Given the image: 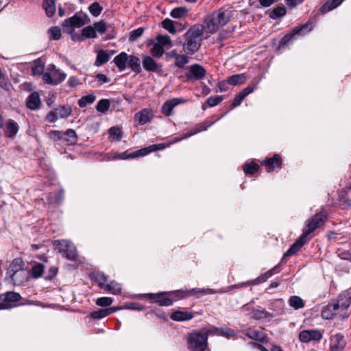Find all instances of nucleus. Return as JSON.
Listing matches in <instances>:
<instances>
[{"label":"nucleus","instance_id":"f257e3e1","mask_svg":"<svg viewBox=\"0 0 351 351\" xmlns=\"http://www.w3.org/2000/svg\"><path fill=\"white\" fill-rule=\"evenodd\" d=\"M351 304V297L341 295L336 302L329 303L322 310V317L325 319H332L335 315L346 318L348 315L345 312Z\"/></svg>","mask_w":351,"mask_h":351},{"label":"nucleus","instance_id":"f03ea898","mask_svg":"<svg viewBox=\"0 0 351 351\" xmlns=\"http://www.w3.org/2000/svg\"><path fill=\"white\" fill-rule=\"evenodd\" d=\"M229 20L230 16L226 14V10L220 8L208 14L202 25L204 27V32L212 34L227 24Z\"/></svg>","mask_w":351,"mask_h":351},{"label":"nucleus","instance_id":"7ed1b4c3","mask_svg":"<svg viewBox=\"0 0 351 351\" xmlns=\"http://www.w3.org/2000/svg\"><path fill=\"white\" fill-rule=\"evenodd\" d=\"M204 34V27L195 25L186 32L183 50L187 53L193 54L198 51L201 46L202 36Z\"/></svg>","mask_w":351,"mask_h":351},{"label":"nucleus","instance_id":"20e7f679","mask_svg":"<svg viewBox=\"0 0 351 351\" xmlns=\"http://www.w3.org/2000/svg\"><path fill=\"white\" fill-rule=\"evenodd\" d=\"M208 331L202 329L189 334L187 342L192 351H205L208 346Z\"/></svg>","mask_w":351,"mask_h":351},{"label":"nucleus","instance_id":"39448f33","mask_svg":"<svg viewBox=\"0 0 351 351\" xmlns=\"http://www.w3.org/2000/svg\"><path fill=\"white\" fill-rule=\"evenodd\" d=\"M66 74L56 68L54 64H49L46 72L43 74V82L49 85L56 86L63 82Z\"/></svg>","mask_w":351,"mask_h":351},{"label":"nucleus","instance_id":"423d86ee","mask_svg":"<svg viewBox=\"0 0 351 351\" xmlns=\"http://www.w3.org/2000/svg\"><path fill=\"white\" fill-rule=\"evenodd\" d=\"M326 217L327 215L325 212H320L316 214L306 222V227L302 233L308 237L311 233L324 223Z\"/></svg>","mask_w":351,"mask_h":351},{"label":"nucleus","instance_id":"0eeeda50","mask_svg":"<svg viewBox=\"0 0 351 351\" xmlns=\"http://www.w3.org/2000/svg\"><path fill=\"white\" fill-rule=\"evenodd\" d=\"M21 299L19 293L9 291L0 295V310L11 308L16 306V303Z\"/></svg>","mask_w":351,"mask_h":351},{"label":"nucleus","instance_id":"6e6552de","mask_svg":"<svg viewBox=\"0 0 351 351\" xmlns=\"http://www.w3.org/2000/svg\"><path fill=\"white\" fill-rule=\"evenodd\" d=\"M96 279L98 281L99 286L104 290L114 295L120 294L121 293V285L118 282L111 281L110 283L106 284L108 281V277L104 274H98Z\"/></svg>","mask_w":351,"mask_h":351},{"label":"nucleus","instance_id":"1a4fd4ad","mask_svg":"<svg viewBox=\"0 0 351 351\" xmlns=\"http://www.w3.org/2000/svg\"><path fill=\"white\" fill-rule=\"evenodd\" d=\"M72 112L71 107L69 106H59L53 110H51L47 115V119L50 123H53L59 119L68 117Z\"/></svg>","mask_w":351,"mask_h":351},{"label":"nucleus","instance_id":"9d476101","mask_svg":"<svg viewBox=\"0 0 351 351\" xmlns=\"http://www.w3.org/2000/svg\"><path fill=\"white\" fill-rule=\"evenodd\" d=\"M221 291H215L212 289H191L189 290H180L175 292L176 296L183 298L186 297H190L193 295H196L197 298L200 297L203 295L207 294H214L216 293H222Z\"/></svg>","mask_w":351,"mask_h":351},{"label":"nucleus","instance_id":"9b49d317","mask_svg":"<svg viewBox=\"0 0 351 351\" xmlns=\"http://www.w3.org/2000/svg\"><path fill=\"white\" fill-rule=\"evenodd\" d=\"M84 19L77 15L70 17L62 23L63 31L67 34H71L74 28H79L85 25Z\"/></svg>","mask_w":351,"mask_h":351},{"label":"nucleus","instance_id":"f8f14e48","mask_svg":"<svg viewBox=\"0 0 351 351\" xmlns=\"http://www.w3.org/2000/svg\"><path fill=\"white\" fill-rule=\"evenodd\" d=\"M311 29L312 25L311 23H309L295 27L292 29L291 32L289 34H287L283 38H282L280 44L288 45L289 42L294 37V36L303 35L305 33L310 32Z\"/></svg>","mask_w":351,"mask_h":351},{"label":"nucleus","instance_id":"ddd939ff","mask_svg":"<svg viewBox=\"0 0 351 351\" xmlns=\"http://www.w3.org/2000/svg\"><path fill=\"white\" fill-rule=\"evenodd\" d=\"M322 337V332L319 330H304L299 334V339L304 343H308L311 341H319Z\"/></svg>","mask_w":351,"mask_h":351},{"label":"nucleus","instance_id":"4468645a","mask_svg":"<svg viewBox=\"0 0 351 351\" xmlns=\"http://www.w3.org/2000/svg\"><path fill=\"white\" fill-rule=\"evenodd\" d=\"M346 341L341 333L332 335L330 338V351H344Z\"/></svg>","mask_w":351,"mask_h":351},{"label":"nucleus","instance_id":"2eb2a0df","mask_svg":"<svg viewBox=\"0 0 351 351\" xmlns=\"http://www.w3.org/2000/svg\"><path fill=\"white\" fill-rule=\"evenodd\" d=\"M189 69V73L186 74L188 80H199L206 75V70L199 64H193Z\"/></svg>","mask_w":351,"mask_h":351},{"label":"nucleus","instance_id":"dca6fc26","mask_svg":"<svg viewBox=\"0 0 351 351\" xmlns=\"http://www.w3.org/2000/svg\"><path fill=\"white\" fill-rule=\"evenodd\" d=\"M143 68L149 72L160 73L162 71V65L158 64L151 56H146L142 61Z\"/></svg>","mask_w":351,"mask_h":351},{"label":"nucleus","instance_id":"f3484780","mask_svg":"<svg viewBox=\"0 0 351 351\" xmlns=\"http://www.w3.org/2000/svg\"><path fill=\"white\" fill-rule=\"evenodd\" d=\"M307 237L302 233L300 238L291 246L284 256H289L295 254L307 242Z\"/></svg>","mask_w":351,"mask_h":351},{"label":"nucleus","instance_id":"a211bd4d","mask_svg":"<svg viewBox=\"0 0 351 351\" xmlns=\"http://www.w3.org/2000/svg\"><path fill=\"white\" fill-rule=\"evenodd\" d=\"M8 278L15 285H22L27 280L28 272L25 269H23L8 276Z\"/></svg>","mask_w":351,"mask_h":351},{"label":"nucleus","instance_id":"6ab92c4d","mask_svg":"<svg viewBox=\"0 0 351 351\" xmlns=\"http://www.w3.org/2000/svg\"><path fill=\"white\" fill-rule=\"evenodd\" d=\"M183 101L184 99L180 98H173L167 101L162 106V112L166 116L171 115L173 108Z\"/></svg>","mask_w":351,"mask_h":351},{"label":"nucleus","instance_id":"aec40b11","mask_svg":"<svg viewBox=\"0 0 351 351\" xmlns=\"http://www.w3.org/2000/svg\"><path fill=\"white\" fill-rule=\"evenodd\" d=\"M261 164L267 167L268 172L272 171L276 167H280L282 161L279 155L276 154L274 157L263 160Z\"/></svg>","mask_w":351,"mask_h":351},{"label":"nucleus","instance_id":"412c9836","mask_svg":"<svg viewBox=\"0 0 351 351\" xmlns=\"http://www.w3.org/2000/svg\"><path fill=\"white\" fill-rule=\"evenodd\" d=\"M149 298L154 300L160 306H170L173 304V301L164 293H149Z\"/></svg>","mask_w":351,"mask_h":351},{"label":"nucleus","instance_id":"4be33fe9","mask_svg":"<svg viewBox=\"0 0 351 351\" xmlns=\"http://www.w3.org/2000/svg\"><path fill=\"white\" fill-rule=\"evenodd\" d=\"M25 263L20 258H14L10 263L7 272V276H10L13 274L18 272L24 269Z\"/></svg>","mask_w":351,"mask_h":351},{"label":"nucleus","instance_id":"5701e85b","mask_svg":"<svg viewBox=\"0 0 351 351\" xmlns=\"http://www.w3.org/2000/svg\"><path fill=\"white\" fill-rule=\"evenodd\" d=\"M276 267L272 268L271 269L266 271L265 274L261 275L257 278L252 281H249L247 282L243 283V286H247L250 285H257L258 283H262L265 282L269 278L271 277L276 271Z\"/></svg>","mask_w":351,"mask_h":351},{"label":"nucleus","instance_id":"b1692460","mask_svg":"<svg viewBox=\"0 0 351 351\" xmlns=\"http://www.w3.org/2000/svg\"><path fill=\"white\" fill-rule=\"evenodd\" d=\"M40 105V96L38 93L34 92L31 93L27 99L26 106L31 110H36Z\"/></svg>","mask_w":351,"mask_h":351},{"label":"nucleus","instance_id":"393cba45","mask_svg":"<svg viewBox=\"0 0 351 351\" xmlns=\"http://www.w3.org/2000/svg\"><path fill=\"white\" fill-rule=\"evenodd\" d=\"M152 113L147 109H144L135 114V118L140 125H143L151 120Z\"/></svg>","mask_w":351,"mask_h":351},{"label":"nucleus","instance_id":"a878e982","mask_svg":"<svg viewBox=\"0 0 351 351\" xmlns=\"http://www.w3.org/2000/svg\"><path fill=\"white\" fill-rule=\"evenodd\" d=\"M128 56L125 52H121L114 57L113 62L117 66L120 71H123L126 68V63L128 62Z\"/></svg>","mask_w":351,"mask_h":351},{"label":"nucleus","instance_id":"bb28decb","mask_svg":"<svg viewBox=\"0 0 351 351\" xmlns=\"http://www.w3.org/2000/svg\"><path fill=\"white\" fill-rule=\"evenodd\" d=\"M18 131V124L13 120H9L5 125V136L8 138H12L16 134Z\"/></svg>","mask_w":351,"mask_h":351},{"label":"nucleus","instance_id":"cd10ccee","mask_svg":"<svg viewBox=\"0 0 351 351\" xmlns=\"http://www.w3.org/2000/svg\"><path fill=\"white\" fill-rule=\"evenodd\" d=\"M77 136L75 131L73 129L67 130L63 134V142L67 145H71L76 143Z\"/></svg>","mask_w":351,"mask_h":351},{"label":"nucleus","instance_id":"c85d7f7f","mask_svg":"<svg viewBox=\"0 0 351 351\" xmlns=\"http://www.w3.org/2000/svg\"><path fill=\"white\" fill-rule=\"evenodd\" d=\"M128 66L135 73H139L141 71L140 59L135 56H130L128 59Z\"/></svg>","mask_w":351,"mask_h":351},{"label":"nucleus","instance_id":"c756f323","mask_svg":"<svg viewBox=\"0 0 351 351\" xmlns=\"http://www.w3.org/2000/svg\"><path fill=\"white\" fill-rule=\"evenodd\" d=\"M116 308H108L99 309L91 313V317L93 319H101L105 317L116 311Z\"/></svg>","mask_w":351,"mask_h":351},{"label":"nucleus","instance_id":"7c9ffc66","mask_svg":"<svg viewBox=\"0 0 351 351\" xmlns=\"http://www.w3.org/2000/svg\"><path fill=\"white\" fill-rule=\"evenodd\" d=\"M246 335L252 339H254V340L259 341L261 342L265 341V338H266V337L263 332H260L254 328H248L246 330Z\"/></svg>","mask_w":351,"mask_h":351},{"label":"nucleus","instance_id":"2f4dec72","mask_svg":"<svg viewBox=\"0 0 351 351\" xmlns=\"http://www.w3.org/2000/svg\"><path fill=\"white\" fill-rule=\"evenodd\" d=\"M45 64L40 59H37L33 62L32 72L34 75H42L43 77Z\"/></svg>","mask_w":351,"mask_h":351},{"label":"nucleus","instance_id":"473e14b6","mask_svg":"<svg viewBox=\"0 0 351 351\" xmlns=\"http://www.w3.org/2000/svg\"><path fill=\"white\" fill-rule=\"evenodd\" d=\"M193 317L191 313L184 311H176L171 315V318L174 321L190 320Z\"/></svg>","mask_w":351,"mask_h":351},{"label":"nucleus","instance_id":"72a5a7b5","mask_svg":"<svg viewBox=\"0 0 351 351\" xmlns=\"http://www.w3.org/2000/svg\"><path fill=\"white\" fill-rule=\"evenodd\" d=\"M247 77L245 74H236L233 75L228 78V83L232 85L237 86L243 84L246 81Z\"/></svg>","mask_w":351,"mask_h":351},{"label":"nucleus","instance_id":"f704fd0d","mask_svg":"<svg viewBox=\"0 0 351 351\" xmlns=\"http://www.w3.org/2000/svg\"><path fill=\"white\" fill-rule=\"evenodd\" d=\"M43 8L45 10L47 16H52L56 12V5L54 0H43Z\"/></svg>","mask_w":351,"mask_h":351},{"label":"nucleus","instance_id":"c9c22d12","mask_svg":"<svg viewBox=\"0 0 351 351\" xmlns=\"http://www.w3.org/2000/svg\"><path fill=\"white\" fill-rule=\"evenodd\" d=\"M343 0H328L322 7L321 12L326 13L340 5Z\"/></svg>","mask_w":351,"mask_h":351},{"label":"nucleus","instance_id":"e433bc0d","mask_svg":"<svg viewBox=\"0 0 351 351\" xmlns=\"http://www.w3.org/2000/svg\"><path fill=\"white\" fill-rule=\"evenodd\" d=\"M110 59V56L104 50H99L97 55V58L95 65L97 66H101L106 63Z\"/></svg>","mask_w":351,"mask_h":351},{"label":"nucleus","instance_id":"4c0bfd02","mask_svg":"<svg viewBox=\"0 0 351 351\" xmlns=\"http://www.w3.org/2000/svg\"><path fill=\"white\" fill-rule=\"evenodd\" d=\"M188 12L186 7H178L171 10L170 15L174 19H182L187 16Z\"/></svg>","mask_w":351,"mask_h":351},{"label":"nucleus","instance_id":"58836bf2","mask_svg":"<svg viewBox=\"0 0 351 351\" xmlns=\"http://www.w3.org/2000/svg\"><path fill=\"white\" fill-rule=\"evenodd\" d=\"M252 318L255 319H261L266 317H272V315L265 309H253L251 312Z\"/></svg>","mask_w":351,"mask_h":351},{"label":"nucleus","instance_id":"ea45409f","mask_svg":"<svg viewBox=\"0 0 351 351\" xmlns=\"http://www.w3.org/2000/svg\"><path fill=\"white\" fill-rule=\"evenodd\" d=\"M289 305L293 307L294 309L302 308L304 306V302L303 300L299 296H291L289 300Z\"/></svg>","mask_w":351,"mask_h":351},{"label":"nucleus","instance_id":"a19ab883","mask_svg":"<svg viewBox=\"0 0 351 351\" xmlns=\"http://www.w3.org/2000/svg\"><path fill=\"white\" fill-rule=\"evenodd\" d=\"M157 43L164 49L167 47L170 48L172 47L171 40L167 35H158L156 37Z\"/></svg>","mask_w":351,"mask_h":351},{"label":"nucleus","instance_id":"79ce46f5","mask_svg":"<svg viewBox=\"0 0 351 351\" xmlns=\"http://www.w3.org/2000/svg\"><path fill=\"white\" fill-rule=\"evenodd\" d=\"M286 9L284 6H278L269 13V16L272 19L283 16L286 14Z\"/></svg>","mask_w":351,"mask_h":351},{"label":"nucleus","instance_id":"37998d69","mask_svg":"<svg viewBox=\"0 0 351 351\" xmlns=\"http://www.w3.org/2000/svg\"><path fill=\"white\" fill-rule=\"evenodd\" d=\"M88 10L91 15L97 17L101 13L103 7L98 2L95 1L89 5Z\"/></svg>","mask_w":351,"mask_h":351},{"label":"nucleus","instance_id":"c03bdc74","mask_svg":"<svg viewBox=\"0 0 351 351\" xmlns=\"http://www.w3.org/2000/svg\"><path fill=\"white\" fill-rule=\"evenodd\" d=\"M95 99H96L95 95H94L93 94L84 96L78 100V105L81 108H84L88 104L93 103L95 101Z\"/></svg>","mask_w":351,"mask_h":351},{"label":"nucleus","instance_id":"a18cd8bd","mask_svg":"<svg viewBox=\"0 0 351 351\" xmlns=\"http://www.w3.org/2000/svg\"><path fill=\"white\" fill-rule=\"evenodd\" d=\"M53 245L56 250L62 252H64L67 247H70V243L66 240L55 241Z\"/></svg>","mask_w":351,"mask_h":351},{"label":"nucleus","instance_id":"49530a36","mask_svg":"<svg viewBox=\"0 0 351 351\" xmlns=\"http://www.w3.org/2000/svg\"><path fill=\"white\" fill-rule=\"evenodd\" d=\"M259 169L258 165L252 162L250 164H245L243 166V171L246 174L252 175L255 173Z\"/></svg>","mask_w":351,"mask_h":351},{"label":"nucleus","instance_id":"de8ad7c7","mask_svg":"<svg viewBox=\"0 0 351 351\" xmlns=\"http://www.w3.org/2000/svg\"><path fill=\"white\" fill-rule=\"evenodd\" d=\"M151 53L155 58H160L165 53L164 49L158 43H155L151 49Z\"/></svg>","mask_w":351,"mask_h":351},{"label":"nucleus","instance_id":"09e8293b","mask_svg":"<svg viewBox=\"0 0 351 351\" xmlns=\"http://www.w3.org/2000/svg\"><path fill=\"white\" fill-rule=\"evenodd\" d=\"M110 107V101L108 99H103L99 101L97 105V110L101 112H106Z\"/></svg>","mask_w":351,"mask_h":351},{"label":"nucleus","instance_id":"8fccbe9b","mask_svg":"<svg viewBox=\"0 0 351 351\" xmlns=\"http://www.w3.org/2000/svg\"><path fill=\"white\" fill-rule=\"evenodd\" d=\"M162 27L171 34H175L176 29L174 27V22L169 19H165L162 22Z\"/></svg>","mask_w":351,"mask_h":351},{"label":"nucleus","instance_id":"3c124183","mask_svg":"<svg viewBox=\"0 0 351 351\" xmlns=\"http://www.w3.org/2000/svg\"><path fill=\"white\" fill-rule=\"evenodd\" d=\"M82 34L86 38H95L97 36L94 27L90 25L85 27L82 31Z\"/></svg>","mask_w":351,"mask_h":351},{"label":"nucleus","instance_id":"603ef678","mask_svg":"<svg viewBox=\"0 0 351 351\" xmlns=\"http://www.w3.org/2000/svg\"><path fill=\"white\" fill-rule=\"evenodd\" d=\"M152 152V151L151 149V146H149V147L141 149L138 151H136V152H134L130 154L129 157L136 158V157H139V156H146L147 154L151 153Z\"/></svg>","mask_w":351,"mask_h":351},{"label":"nucleus","instance_id":"864d4df0","mask_svg":"<svg viewBox=\"0 0 351 351\" xmlns=\"http://www.w3.org/2000/svg\"><path fill=\"white\" fill-rule=\"evenodd\" d=\"M64 254L66 257L71 261L75 260L77 256V250L71 243H70V247L65 250Z\"/></svg>","mask_w":351,"mask_h":351},{"label":"nucleus","instance_id":"5fc2aeb1","mask_svg":"<svg viewBox=\"0 0 351 351\" xmlns=\"http://www.w3.org/2000/svg\"><path fill=\"white\" fill-rule=\"evenodd\" d=\"M50 37L53 40H59L61 38V29L58 27H52L49 29Z\"/></svg>","mask_w":351,"mask_h":351},{"label":"nucleus","instance_id":"6e6d98bb","mask_svg":"<svg viewBox=\"0 0 351 351\" xmlns=\"http://www.w3.org/2000/svg\"><path fill=\"white\" fill-rule=\"evenodd\" d=\"M189 62V58L185 55H180L176 58L175 65L178 68H183Z\"/></svg>","mask_w":351,"mask_h":351},{"label":"nucleus","instance_id":"4d7b16f0","mask_svg":"<svg viewBox=\"0 0 351 351\" xmlns=\"http://www.w3.org/2000/svg\"><path fill=\"white\" fill-rule=\"evenodd\" d=\"M44 271V266L42 264H38L33 267L32 269V274L34 278H39L43 275Z\"/></svg>","mask_w":351,"mask_h":351},{"label":"nucleus","instance_id":"13d9d810","mask_svg":"<svg viewBox=\"0 0 351 351\" xmlns=\"http://www.w3.org/2000/svg\"><path fill=\"white\" fill-rule=\"evenodd\" d=\"M109 134L111 137L114 138L117 141H120L121 138V131L118 127H112L109 130Z\"/></svg>","mask_w":351,"mask_h":351},{"label":"nucleus","instance_id":"bf43d9fd","mask_svg":"<svg viewBox=\"0 0 351 351\" xmlns=\"http://www.w3.org/2000/svg\"><path fill=\"white\" fill-rule=\"evenodd\" d=\"M113 302L112 298L109 297H101L97 300L96 304L101 306H108Z\"/></svg>","mask_w":351,"mask_h":351},{"label":"nucleus","instance_id":"052dcab7","mask_svg":"<svg viewBox=\"0 0 351 351\" xmlns=\"http://www.w3.org/2000/svg\"><path fill=\"white\" fill-rule=\"evenodd\" d=\"M222 100L221 96L210 97L207 99L206 103L210 107H213L220 104Z\"/></svg>","mask_w":351,"mask_h":351},{"label":"nucleus","instance_id":"680f3d73","mask_svg":"<svg viewBox=\"0 0 351 351\" xmlns=\"http://www.w3.org/2000/svg\"><path fill=\"white\" fill-rule=\"evenodd\" d=\"M10 86L11 84L9 82L8 79L5 76L4 74L1 73L0 74V86L3 89L8 90L10 89Z\"/></svg>","mask_w":351,"mask_h":351},{"label":"nucleus","instance_id":"e2e57ef3","mask_svg":"<svg viewBox=\"0 0 351 351\" xmlns=\"http://www.w3.org/2000/svg\"><path fill=\"white\" fill-rule=\"evenodd\" d=\"M143 33V29L141 28V27H139L135 30H133L130 32V38H129V40L130 41H134L136 40L138 38H139L140 36H142Z\"/></svg>","mask_w":351,"mask_h":351},{"label":"nucleus","instance_id":"0e129e2a","mask_svg":"<svg viewBox=\"0 0 351 351\" xmlns=\"http://www.w3.org/2000/svg\"><path fill=\"white\" fill-rule=\"evenodd\" d=\"M49 138L53 141H63V134L60 131L58 130H53L49 132Z\"/></svg>","mask_w":351,"mask_h":351},{"label":"nucleus","instance_id":"69168bd1","mask_svg":"<svg viewBox=\"0 0 351 351\" xmlns=\"http://www.w3.org/2000/svg\"><path fill=\"white\" fill-rule=\"evenodd\" d=\"M94 26H95L94 28L95 29V32H97L100 34H103L106 30V24L103 21L95 23L94 24Z\"/></svg>","mask_w":351,"mask_h":351},{"label":"nucleus","instance_id":"338daca9","mask_svg":"<svg viewBox=\"0 0 351 351\" xmlns=\"http://www.w3.org/2000/svg\"><path fill=\"white\" fill-rule=\"evenodd\" d=\"M244 99V98H243V97L239 93L238 95H237L233 100V102L232 104V106L233 107H237L238 106H239L242 101Z\"/></svg>","mask_w":351,"mask_h":351},{"label":"nucleus","instance_id":"774afa93","mask_svg":"<svg viewBox=\"0 0 351 351\" xmlns=\"http://www.w3.org/2000/svg\"><path fill=\"white\" fill-rule=\"evenodd\" d=\"M68 84L69 85L70 87H75L77 86V85H79L80 83V81L79 80L75 77H71L68 81Z\"/></svg>","mask_w":351,"mask_h":351}]
</instances>
